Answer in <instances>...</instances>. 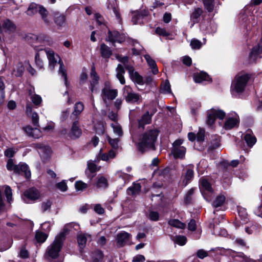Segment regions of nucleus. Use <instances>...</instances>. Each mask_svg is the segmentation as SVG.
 Listing matches in <instances>:
<instances>
[{"mask_svg":"<svg viewBox=\"0 0 262 262\" xmlns=\"http://www.w3.org/2000/svg\"><path fill=\"white\" fill-rule=\"evenodd\" d=\"M159 131L156 129H149L142 134L136 144L138 150L143 153L149 150H154Z\"/></svg>","mask_w":262,"mask_h":262,"instance_id":"f257e3e1","label":"nucleus"},{"mask_svg":"<svg viewBox=\"0 0 262 262\" xmlns=\"http://www.w3.org/2000/svg\"><path fill=\"white\" fill-rule=\"evenodd\" d=\"M45 51L49 60V68L51 71L54 70L55 66L57 62H58L60 64L59 72L63 77L65 85L68 86V82L67 80V75L66 70L64 69L63 63L60 57L58 55L55 54V52L50 49H45Z\"/></svg>","mask_w":262,"mask_h":262,"instance_id":"f03ea898","label":"nucleus"},{"mask_svg":"<svg viewBox=\"0 0 262 262\" xmlns=\"http://www.w3.org/2000/svg\"><path fill=\"white\" fill-rule=\"evenodd\" d=\"M65 236L63 233L57 235L54 241L47 248L46 255L49 259H55L59 256Z\"/></svg>","mask_w":262,"mask_h":262,"instance_id":"7ed1b4c3","label":"nucleus"},{"mask_svg":"<svg viewBox=\"0 0 262 262\" xmlns=\"http://www.w3.org/2000/svg\"><path fill=\"white\" fill-rule=\"evenodd\" d=\"M250 76L248 74L239 73L236 75L234 81L232 83L233 91L238 93H242L247 85Z\"/></svg>","mask_w":262,"mask_h":262,"instance_id":"20e7f679","label":"nucleus"},{"mask_svg":"<svg viewBox=\"0 0 262 262\" xmlns=\"http://www.w3.org/2000/svg\"><path fill=\"white\" fill-rule=\"evenodd\" d=\"M42 195L40 191L35 187H31L25 191L24 193V201L29 203L30 202H35L40 199Z\"/></svg>","mask_w":262,"mask_h":262,"instance_id":"39448f33","label":"nucleus"},{"mask_svg":"<svg viewBox=\"0 0 262 262\" xmlns=\"http://www.w3.org/2000/svg\"><path fill=\"white\" fill-rule=\"evenodd\" d=\"M123 95L125 100L128 103H135L141 101V96L134 93L129 86H125L123 89Z\"/></svg>","mask_w":262,"mask_h":262,"instance_id":"423d86ee","label":"nucleus"},{"mask_svg":"<svg viewBox=\"0 0 262 262\" xmlns=\"http://www.w3.org/2000/svg\"><path fill=\"white\" fill-rule=\"evenodd\" d=\"M183 142L182 139L176 140L172 144L171 153L175 158L183 159L186 153V148L181 146Z\"/></svg>","mask_w":262,"mask_h":262,"instance_id":"0eeeda50","label":"nucleus"},{"mask_svg":"<svg viewBox=\"0 0 262 262\" xmlns=\"http://www.w3.org/2000/svg\"><path fill=\"white\" fill-rule=\"evenodd\" d=\"M225 115V113L222 110L212 108L208 112L206 123L207 125L211 126L214 123L216 118L223 119Z\"/></svg>","mask_w":262,"mask_h":262,"instance_id":"6e6552de","label":"nucleus"},{"mask_svg":"<svg viewBox=\"0 0 262 262\" xmlns=\"http://www.w3.org/2000/svg\"><path fill=\"white\" fill-rule=\"evenodd\" d=\"M200 188L202 191L204 198L208 201L211 200L210 196L213 192L212 188L210 183L205 179L200 180Z\"/></svg>","mask_w":262,"mask_h":262,"instance_id":"1a4fd4ad","label":"nucleus"},{"mask_svg":"<svg viewBox=\"0 0 262 262\" xmlns=\"http://www.w3.org/2000/svg\"><path fill=\"white\" fill-rule=\"evenodd\" d=\"M118 95V91L116 89H112L110 86L105 85L102 90L101 97L105 104L107 100H113L115 99Z\"/></svg>","mask_w":262,"mask_h":262,"instance_id":"9d476101","label":"nucleus"},{"mask_svg":"<svg viewBox=\"0 0 262 262\" xmlns=\"http://www.w3.org/2000/svg\"><path fill=\"white\" fill-rule=\"evenodd\" d=\"M82 134V129L78 120L76 119L72 123L68 136L70 138L75 139L79 138Z\"/></svg>","mask_w":262,"mask_h":262,"instance_id":"9b49d317","label":"nucleus"},{"mask_svg":"<svg viewBox=\"0 0 262 262\" xmlns=\"http://www.w3.org/2000/svg\"><path fill=\"white\" fill-rule=\"evenodd\" d=\"M14 173L20 175H25L26 178L29 179L31 177V171L28 166L23 163H20L14 167Z\"/></svg>","mask_w":262,"mask_h":262,"instance_id":"f8f14e48","label":"nucleus"},{"mask_svg":"<svg viewBox=\"0 0 262 262\" xmlns=\"http://www.w3.org/2000/svg\"><path fill=\"white\" fill-rule=\"evenodd\" d=\"M54 20L58 29H61L67 25L66 16L63 14L59 12L55 13Z\"/></svg>","mask_w":262,"mask_h":262,"instance_id":"ddd939ff","label":"nucleus"},{"mask_svg":"<svg viewBox=\"0 0 262 262\" xmlns=\"http://www.w3.org/2000/svg\"><path fill=\"white\" fill-rule=\"evenodd\" d=\"M23 129L28 136L33 138L38 139L41 136V133L39 129L33 128L30 125L23 127Z\"/></svg>","mask_w":262,"mask_h":262,"instance_id":"4468645a","label":"nucleus"},{"mask_svg":"<svg viewBox=\"0 0 262 262\" xmlns=\"http://www.w3.org/2000/svg\"><path fill=\"white\" fill-rule=\"evenodd\" d=\"M147 13L145 11H135L132 12V21L134 25L140 23V20L145 16Z\"/></svg>","mask_w":262,"mask_h":262,"instance_id":"2eb2a0df","label":"nucleus"},{"mask_svg":"<svg viewBox=\"0 0 262 262\" xmlns=\"http://www.w3.org/2000/svg\"><path fill=\"white\" fill-rule=\"evenodd\" d=\"M129 236L130 235L125 232L118 233L117 235L116 241L119 246H124L129 241Z\"/></svg>","mask_w":262,"mask_h":262,"instance_id":"dca6fc26","label":"nucleus"},{"mask_svg":"<svg viewBox=\"0 0 262 262\" xmlns=\"http://www.w3.org/2000/svg\"><path fill=\"white\" fill-rule=\"evenodd\" d=\"M84 104L81 102H76L74 105V111L72 112L71 118L72 119H77L84 110Z\"/></svg>","mask_w":262,"mask_h":262,"instance_id":"f3484780","label":"nucleus"},{"mask_svg":"<svg viewBox=\"0 0 262 262\" xmlns=\"http://www.w3.org/2000/svg\"><path fill=\"white\" fill-rule=\"evenodd\" d=\"M106 41L111 42L112 43L121 42L123 39L120 36V33L117 31H111L108 32V36L106 38Z\"/></svg>","mask_w":262,"mask_h":262,"instance_id":"a211bd4d","label":"nucleus"},{"mask_svg":"<svg viewBox=\"0 0 262 262\" xmlns=\"http://www.w3.org/2000/svg\"><path fill=\"white\" fill-rule=\"evenodd\" d=\"M91 79L90 81V89L92 92H93L95 91V86L96 85L98 84L99 79V77L98 76L96 72L95 68L94 66L92 67L91 69Z\"/></svg>","mask_w":262,"mask_h":262,"instance_id":"6ab92c4d","label":"nucleus"},{"mask_svg":"<svg viewBox=\"0 0 262 262\" xmlns=\"http://www.w3.org/2000/svg\"><path fill=\"white\" fill-rule=\"evenodd\" d=\"M153 113L151 115L147 112L145 114L143 115L142 117L138 120L139 127H144L146 124H150L151 121V117Z\"/></svg>","mask_w":262,"mask_h":262,"instance_id":"aec40b11","label":"nucleus"},{"mask_svg":"<svg viewBox=\"0 0 262 262\" xmlns=\"http://www.w3.org/2000/svg\"><path fill=\"white\" fill-rule=\"evenodd\" d=\"M116 77L119 80L121 84H124L125 83L124 74H125V70L123 66L121 64H118L116 70Z\"/></svg>","mask_w":262,"mask_h":262,"instance_id":"412c9836","label":"nucleus"},{"mask_svg":"<svg viewBox=\"0 0 262 262\" xmlns=\"http://www.w3.org/2000/svg\"><path fill=\"white\" fill-rule=\"evenodd\" d=\"M244 139L247 145L251 147L256 142V138L250 131H248L244 135Z\"/></svg>","mask_w":262,"mask_h":262,"instance_id":"4be33fe9","label":"nucleus"},{"mask_svg":"<svg viewBox=\"0 0 262 262\" xmlns=\"http://www.w3.org/2000/svg\"><path fill=\"white\" fill-rule=\"evenodd\" d=\"M100 53L103 58L108 59L112 55V51L111 48L104 43L100 45Z\"/></svg>","mask_w":262,"mask_h":262,"instance_id":"5701e85b","label":"nucleus"},{"mask_svg":"<svg viewBox=\"0 0 262 262\" xmlns=\"http://www.w3.org/2000/svg\"><path fill=\"white\" fill-rule=\"evenodd\" d=\"M91 237L90 234L80 233L77 236V242L81 248L85 247L88 240H91Z\"/></svg>","mask_w":262,"mask_h":262,"instance_id":"b1692460","label":"nucleus"},{"mask_svg":"<svg viewBox=\"0 0 262 262\" xmlns=\"http://www.w3.org/2000/svg\"><path fill=\"white\" fill-rule=\"evenodd\" d=\"M96 186L99 189H105L108 187V181L106 178L100 176L96 178Z\"/></svg>","mask_w":262,"mask_h":262,"instance_id":"393cba45","label":"nucleus"},{"mask_svg":"<svg viewBox=\"0 0 262 262\" xmlns=\"http://www.w3.org/2000/svg\"><path fill=\"white\" fill-rule=\"evenodd\" d=\"M193 79L196 83H201L204 81H209L211 80L209 76L205 72H200L194 74Z\"/></svg>","mask_w":262,"mask_h":262,"instance_id":"a878e982","label":"nucleus"},{"mask_svg":"<svg viewBox=\"0 0 262 262\" xmlns=\"http://www.w3.org/2000/svg\"><path fill=\"white\" fill-rule=\"evenodd\" d=\"M144 58L148 66L152 69V73L157 74L158 73V69L155 61L148 54L145 55Z\"/></svg>","mask_w":262,"mask_h":262,"instance_id":"bb28decb","label":"nucleus"},{"mask_svg":"<svg viewBox=\"0 0 262 262\" xmlns=\"http://www.w3.org/2000/svg\"><path fill=\"white\" fill-rule=\"evenodd\" d=\"M238 123L239 119L238 118H229L226 121L224 127L226 129H230L236 126Z\"/></svg>","mask_w":262,"mask_h":262,"instance_id":"cd10ccee","label":"nucleus"},{"mask_svg":"<svg viewBox=\"0 0 262 262\" xmlns=\"http://www.w3.org/2000/svg\"><path fill=\"white\" fill-rule=\"evenodd\" d=\"M38 13L40 15L41 18L43 20L45 24L48 25H50L51 23V19L48 17L49 12L47 10L42 6H41Z\"/></svg>","mask_w":262,"mask_h":262,"instance_id":"c85d7f7f","label":"nucleus"},{"mask_svg":"<svg viewBox=\"0 0 262 262\" xmlns=\"http://www.w3.org/2000/svg\"><path fill=\"white\" fill-rule=\"evenodd\" d=\"M41 7V5L34 3L30 4L27 11V15L32 16L36 14L37 12H39Z\"/></svg>","mask_w":262,"mask_h":262,"instance_id":"c756f323","label":"nucleus"},{"mask_svg":"<svg viewBox=\"0 0 262 262\" xmlns=\"http://www.w3.org/2000/svg\"><path fill=\"white\" fill-rule=\"evenodd\" d=\"M194 172L192 169L188 168L184 176V179L183 181L184 185L186 186L193 178Z\"/></svg>","mask_w":262,"mask_h":262,"instance_id":"7c9ffc66","label":"nucleus"},{"mask_svg":"<svg viewBox=\"0 0 262 262\" xmlns=\"http://www.w3.org/2000/svg\"><path fill=\"white\" fill-rule=\"evenodd\" d=\"M111 126L113 129L114 134H115L119 137L122 136L123 130L122 129V127L117 122L111 123Z\"/></svg>","mask_w":262,"mask_h":262,"instance_id":"2f4dec72","label":"nucleus"},{"mask_svg":"<svg viewBox=\"0 0 262 262\" xmlns=\"http://www.w3.org/2000/svg\"><path fill=\"white\" fill-rule=\"evenodd\" d=\"M29 94L34 104L37 106L39 105L42 102L41 97L38 95L33 94L31 90L29 91Z\"/></svg>","mask_w":262,"mask_h":262,"instance_id":"473e14b6","label":"nucleus"},{"mask_svg":"<svg viewBox=\"0 0 262 262\" xmlns=\"http://www.w3.org/2000/svg\"><path fill=\"white\" fill-rule=\"evenodd\" d=\"M36 146L47 157H48L51 154V149L49 146H46L41 143H38L36 145Z\"/></svg>","mask_w":262,"mask_h":262,"instance_id":"72a5a7b5","label":"nucleus"},{"mask_svg":"<svg viewBox=\"0 0 262 262\" xmlns=\"http://www.w3.org/2000/svg\"><path fill=\"white\" fill-rule=\"evenodd\" d=\"M141 190V185L139 184H135L133 186L129 187L127 190V194L129 195H136Z\"/></svg>","mask_w":262,"mask_h":262,"instance_id":"f704fd0d","label":"nucleus"},{"mask_svg":"<svg viewBox=\"0 0 262 262\" xmlns=\"http://www.w3.org/2000/svg\"><path fill=\"white\" fill-rule=\"evenodd\" d=\"M168 224L171 226L174 227L179 229H184L185 227V224L177 219H171L168 221Z\"/></svg>","mask_w":262,"mask_h":262,"instance_id":"c9c22d12","label":"nucleus"},{"mask_svg":"<svg viewBox=\"0 0 262 262\" xmlns=\"http://www.w3.org/2000/svg\"><path fill=\"white\" fill-rule=\"evenodd\" d=\"M205 8L209 12L213 11L214 7V0H202Z\"/></svg>","mask_w":262,"mask_h":262,"instance_id":"e433bc0d","label":"nucleus"},{"mask_svg":"<svg viewBox=\"0 0 262 262\" xmlns=\"http://www.w3.org/2000/svg\"><path fill=\"white\" fill-rule=\"evenodd\" d=\"M129 74L133 81L138 84H141L142 82V77L137 72H135V70Z\"/></svg>","mask_w":262,"mask_h":262,"instance_id":"4c0bfd02","label":"nucleus"},{"mask_svg":"<svg viewBox=\"0 0 262 262\" xmlns=\"http://www.w3.org/2000/svg\"><path fill=\"white\" fill-rule=\"evenodd\" d=\"M225 199V196L223 195H220L217 196L212 203V206L214 207L221 206L224 203Z\"/></svg>","mask_w":262,"mask_h":262,"instance_id":"58836bf2","label":"nucleus"},{"mask_svg":"<svg viewBox=\"0 0 262 262\" xmlns=\"http://www.w3.org/2000/svg\"><path fill=\"white\" fill-rule=\"evenodd\" d=\"M202 10L200 8L195 9L194 12L191 15V19L193 22H198L199 18L202 13Z\"/></svg>","mask_w":262,"mask_h":262,"instance_id":"ea45409f","label":"nucleus"},{"mask_svg":"<svg viewBox=\"0 0 262 262\" xmlns=\"http://www.w3.org/2000/svg\"><path fill=\"white\" fill-rule=\"evenodd\" d=\"M220 146V138L219 136H215L214 140H213L211 142L208 148L209 150H214L218 148Z\"/></svg>","mask_w":262,"mask_h":262,"instance_id":"a19ab883","label":"nucleus"},{"mask_svg":"<svg viewBox=\"0 0 262 262\" xmlns=\"http://www.w3.org/2000/svg\"><path fill=\"white\" fill-rule=\"evenodd\" d=\"M5 194L6 195V197L7 198V200L8 202L11 203L12 201V189L9 186H5Z\"/></svg>","mask_w":262,"mask_h":262,"instance_id":"79ce46f5","label":"nucleus"},{"mask_svg":"<svg viewBox=\"0 0 262 262\" xmlns=\"http://www.w3.org/2000/svg\"><path fill=\"white\" fill-rule=\"evenodd\" d=\"M47 235L41 231H37L36 233L35 238L39 243H43L47 238Z\"/></svg>","mask_w":262,"mask_h":262,"instance_id":"37998d69","label":"nucleus"},{"mask_svg":"<svg viewBox=\"0 0 262 262\" xmlns=\"http://www.w3.org/2000/svg\"><path fill=\"white\" fill-rule=\"evenodd\" d=\"M161 90L162 93L165 94L171 93L170 84L168 80H166L161 87Z\"/></svg>","mask_w":262,"mask_h":262,"instance_id":"c03bdc74","label":"nucleus"},{"mask_svg":"<svg viewBox=\"0 0 262 262\" xmlns=\"http://www.w3.org/2000/svg\"><path fill=\"white\" fill-rule=\"evenodd\" d=\"M100 166H97L94 161H90L88 162V169L92 173L95 172L99 170Z\"/></svg>","mask_w":262,"mask_h":262,"instance_id":"a18cd8bd","label":"nucleus"},{"mask_svg":"<svg viewBox=\"0 0 262 262\" xmlns=\"http://www.w3.org/2000/svg\"><path fill=\"white\" fill-rule=\"evenodd\" d=\"M108 142L112 147V148L114 149L117 150L119 148V145L118 142L119 141V140L118 138H115V139H112L110 137H107Z\"/></svg>","mask_w":262,"mask_h":262,"instance_id":"49530a36","label":"nucleus"},{"mask_svg":"<svg viewBox=\"0 0 262 262\" xmlns=\"http://www.w3.org/2000/svg\"><path fill=\"white\" fill-rule=\"evenodd\" d=\"M75 187L77 191H83L88 187V184L81 181H78L75 182Z\"/></svg>","mask_w":262,"mask_h":262,"instance_id":"de8ad7c7","label":"nucleus"},{"mask_svg":"<svg viewBox=\"0 0 262 262\" xmlns=\"http://www.w3.org/2000/svg\"><path fill=\"white\" fill-rule=\"evenodd\" d=\"M17 149L14 147L7 148L4 152L5 156L11 159L12 158L15 154L17 152Z\"/></svg>","mask_w":262,"mask_h":262,"instance_id":"09e8293b","label":"nucleus"},{"mask_svg":"<svg viewBox=\"0 0 262 262\" xmlns=\"http://www.w3.org/2000/svg\"><path fill=\"white\" fill-rule=\"evenodd\" d=\"M202 46V42L198 39H192L190 42V46L192 49H200Z\"/></svg>","mask_w":262,"mask_h":262,"instance_id":"8fccbe9b","label":"nucleus"},{"mask_svg":"<svg viewBox=\"0 0 262 262\" xmlns=\"http://www.w3.org/2000/svg\"><path fill=\"white\" fill-rule=\"evenodd\" d=\"M52 202L49 200H47L42 203L41 206V210L42 212H45L49 210L51 208Z\"/></svg>","mask_w":262,"mask_h":262,"instance_id":"3c124183","label":"nucleus"},{"mask_svg":"<svg viewBox=\"0 0 262 262\" xmlns=\"http://www.w3.org/2000/svg\"><path fill=\"white\" fill-rule=\"evenodd\" d=\"M187 241V238L185 236L182 235H178L175 237L174 242L181 246L184 245Z\"/></svg>","mask_w":262,"mask_h":262,"instance_id":"603ef678","label":"nucleus"},{"mask_svg":"<svg viewBox=\"0 0 262 262\" xmlns=\"http://www.w3.org/2000/svg\"><path fill=\"white\" fill-rule=\"evenodd\" d=\"M156 33L163 36H168L170 34L164 28L157 27L155 30Z\"/></svg>","mask_w":262,"mask_h":262,"instance_id":"864d4df0","label":"nucleus"},{"mask_svg":"<svg viewBox=\"0 0 262 262\" xmlns=\"http://www.w3.org/2000/svg\"><path fill=\"white\" fill-rule=\"evenodd\" d=\"M148 217L151 221H157L159 218V214L158 212L154 211H150L149 212Z\"/></svg>","mask_w":262,"mask_h":262,"instance_id":"5fc2aeb1","label":"nucleus"},{"mask_svg":"<svg viewBox=\"0 0 262 262\" xmlns=\"http://www.w3.org/2000/svg\"><path fill=\"white\" fill-rule=\"evenodd\" d=\"M35 61L36 65L39 68L42 69L43 68V63L42 60L40 59L38 53H36L35 56Z\"/></svg>","mask_w":262,"mask_h":262,"instance_id":"6e6d98bb","label":"nucleus"},{"mask_svg":"<svg viewBox=\"0 0 262 262\" xmlns=\"http://www.w3.org/2000/svg\"><path fill=\"white\" fill-rule=\"evenodd\" d=\"M103 253L101 251L99 250H97L95 251L94 253V262H100V260L103 258Z\"/></svg>","mask_w":262,"mask_h":262,"instance_id":"4d7b16f0","label":"nucleus"},{"mask_svg":"<svg viewBox=\"0 0 262 262\" xmlns=\"http://www.w3.org/2000/svg\"><path fill=\"white\" fill-rule=\"evenodd\" d=\"M56 187L61 191H66L67 190V185L66 183L62 181L61 182L58 183L56 185Z\"/></svg>","mask_w":262,"mask_h":262,"instance_id":"13d9d810","label":"nucleus"},{"mask_svg":"<svg viewBox=\"0 0 262 262\" xmlns=\"http://www.w3.org/2000/svg\"><path fill=\"white\" fill-rule=\"evenodd\" d=\"M204 134H205V130L204 129H200V130L198 132L196 136V139L198 141L201 142L203 141L204 139Z\"/></svg>","mask_w":262,"mask_h":262,"instance_id":"bf43d9fd","label":"nucleus"},{"mask_svg":"<svg viewBox=\"0 0 262 262\" xmlns=\"http://www.w3.org/2000/svg\"><path fill=\"white\" fill-rule=\"evenodd\" d=\"M31 118L33 124L35 126H38L39 117L37 113H32Z\"/></svg>","mask_w":262,"mask_h":262,"instance_id":"052dcab7","label":"nucleus"},{"mask_svg":"<svg viewBox=\"0 0 262 262\" xmlns=\"http://www.w3.org/2000/svg\"><path fill=\"white\" fill-rule=\"evenodd\" d=\"M30 38L34 40H36L38 42H41L45 40L46 37L42 35L37 36L36 35L32 34Z\"/></svg>","mask_w":262,"mask_h":262,"instance_id":"680f3d73","label":"nucleus"},{"mask_svg":"<svg viewBox=\"0 0 262 262\" xmlns=\"http://www.w3.org/2000/svg\"><path fill=\"white\" fill-rule=\"evenodd\" d=\"M16 165L14 164L13 160L12 159H9L7 161L6 167L8 170H13L14 172V167Z\"/></svg>","mask_w":262,"mask_h":262,"instance_id":"e2e57ef3","label":"nucleus"},{"mask_svg":"<svg viewBox=\"0 0 262 262\" xmlns=\"http://www.w3.org/2000/svg\"><path fill=\"white\" fill-rule=\"evenodd\" d=\"M197 256L201 259H203L204 258L207 257L208 256V252L205 251L203 249L199 250L196 253Z\"/></svg>","mask_w":262,"mask_h":262,"instance_id":"0e129e2a","label":"nucleus"},{"mask_svg":"<svg viewBox=\"0 0 262 262\" xmlns=\"http://www.w3.org/2000/svg\"><path fill=\"white\" fill-rule=\"evenodd\" d=\"M196 222L193 219H191L188 225V228L190 231H194L196 229Z\"/></svg>","mask_w":262,"mask_h":262,"instance_id":"69168bd1","label":"nucleus"},{"mask_svg":"<svg viewBox=\"0 0 262 262\" xmlns=\"http://www.w3.org/2000/svg\"><path fill=\"white\" fill-rule=\"evenodd\" d=\"M95 211L99 214H102L104 212V209L102 207L100 204H96L94 206Z\"/></svg>","mask_w":262,"mask_h":262,"instance_id":"338daca9","label":"nucleus"},{"mask_svg":"<svg viewBox=\"0 0 262 262\" xmlns=\"http://www.w3.org/2000/svg\"><path fill=\"white\" fill-rule=\"evenodd\" d=\"M145 260V257L142 255H138L134 257L133 262H144Z\"/></svg>","mask_w":262,"mask_h":262,"instance_id":"774afa93","label":"nucleus"}]
</instances>
